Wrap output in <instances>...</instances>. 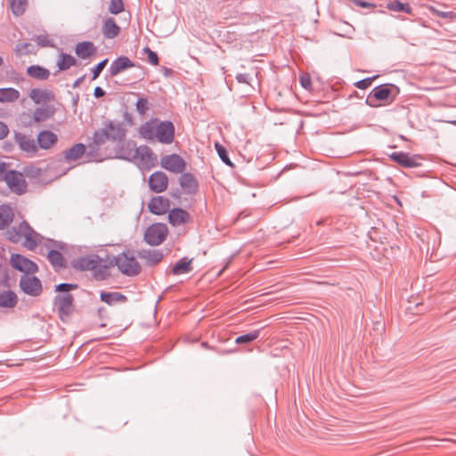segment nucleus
Returning a JSON list of instances; mask_svg holds the SVG:
<instances>
[{
    "mask_svg": "<svg viewBox=\"0 0 456 456\" xmlns=\"http://www.w3.org/2000/svg\"><path fill=\"white\" fill-rule=\"evenodd\" d=\"M6 238L14 243L24 238L23 246L29 250H33L37 247L42 236L28 222L22 221L17 226L7 230Z\"/></svg>",
    "mask_w": 456,
    "mask_h": 456,
    "instance_id": "obj_1",
    "label": "nucleus"
},
{
    "mask_svg": "<svg viewBox=\"0 0 456 456\" xmlns=\"http://www.w3.org/2000/svg\"><path fill=\"white\" fill-rule=\"evenodd\" d=\"M58 142V136L52 131L44 130L37 134V144L43 150H49Z\"/></svg>",
    "mask_w": 456,
    "mask_h": 456,
    "instance_id": "obj_21",
    "label": "nucleus"
},
{
    "mask_svg": "<svg viewBox=\"0 0 456 456\" xmlns=\"http://www.w3.org/2000/svg\"><path fill=\"white\" fill-rule=\"evenodd\" d=\"M170 201L164 196L153 197L148 204L149 211L155 215H164L169 210Z\"/></svg>",
    "mask_w": 456,
    "mask_h": 456,
    "instance_id": "obj_15",
    "label": "nucleus"
},
{
    "mask_svg": "<svg viewBox=\"0 0 456 456\" xmlns=\"http://www.w3.org/2000/svg\"><path fill=\"white\" fill-rule=\"evenodd\" d=\"M120 158L123 159H135L138 160V167L143 170H149L158 164V158L152 150L147 145L135 147L129 152H120Z\"/></svg>",
    "mask_w": 456,
    "mask_h": 456,
    "instance_id": "obj_2",
    "label": "nucleus"
},
{
    "mask_svg": "<svg viewBox=\"0 0 456 456\" xmlns=\"http://www.w3.org/2000/svg\"><path fill=\"white\" fill-rule=\"evenodd\" d=\"M452 123L456 125V120L455 121H452Z\"/></svg>",
    "mask_w": 456,
    "mask_h": 456,
    "instance_id": "obj_61",
    "label": "nucleus"
},
{
    "mask_svg": "<svg viewBox=\"0 0 456 456\" xmlns=\"http://www.w3.org/2000/svg\"><path fill=\"white\" fill-rule=\"evenodd\" d=\"M160 165L166 170L175 174L183 173L186 167L183 159L175 153L162 157L160 159Z\"/></svg>",
    "mask_w": 456,
    "mask_h": 456,
    "instance_id": "obj_7",
    "label": "nucleus"
},
{
    "mask_svg": "<svg viewBox=\"0 0 456 456\" xmlns=\"http://www.w3.org/2000/svg\"><path fill=\"white\" fill-rule=\"evenodd\" d=\"M110 140L121 142L126 137V129L119 121L109 120L104 123Z\"/></svg>",
    "mask_w": 456,
    "mask_h": 456,
    "instance_id": "obj_14",
    "label": "nucleus"
},
{
    "mask_svg": "<svg viewBox=\"0 0 456 456\" xmlns=\"http://www.w3.org/2000/svg\"><path fill=\"white\" fill-rule=\"evenodd\" d=\"M156 139L165 144L173 142L175 137V126L171 121L157 120Z\"/></svg>",
    "mask_w": 456,
    "mask_h": 456,
    "instance_id": "obj_8",
    "label": "nucleus"
},
{
    "mask_svg": "<svg viewBox=\"0 0 456 456\" xmlns=\"http://www.w3.org/2000/svg\"><path fill=\"white\" fill-rule=\"evenodd\" d=\"M5 183L9 189L17 195H22L27 192L28 185L22 173L11 170Z\"/></svg>",
    "mask_w": 456,
    "mask_h": 456,
    "instance_id": "obj_5",
    "label": "nucleus"
},
{
    "mask_svg": "<svg viewBox=\"0 0 456 456\" xmlns=\"http://www.w3.org/2000/svg\"><path fill=\"white\" fill-rule=\"evenodd\" d=\"M11 264L14 269L25 273V274L35 273L38 271L36 263L19 254L12 255Z\"/></svg>",
    "mask_w": 456,
    "mask_h": 456,
    "instance_id": "obj_9",
    "label": "nucleus"
},
{
    "mask_svg": "<svg viewBox=\"0 0 456 456\" xmlns=\"http://www.w3.org/2000/svg\"><path fill=\"white\" fill-rule=\"evenodd\" d=\"M102 260L98 255H89L74 260L73 266L81 271L96 270L102 266Z\"/></svg>",
    "mask_w": 456,
    "mask_h": 456,
    "instance_id": "obj_10",
    "label": "nucleus"
},
{
    "mask_svg": "<svg viewBox=\"0 0 456 456\" xmlns=\"http://www.w3.org/2000/svg\"><path fill=\"white\" fill-rule=\"evenodd\" d=\"M191 219L190 214L180 208H175L168 213V222L173 226H179L188 223Z\"/></svg>",
    "mask_w": 456,
    "mask_h": 456,
    "instance_id": "obj_20",
    "label": "nucleus"
},
{
    "mask_svg": "<svg viewBox=\"0 0 456 456\" xmlns=\"http://www.w3.org/2000/svg\"><path fill=\"white\" fill-rule=\"evenodd\" d=\"M357 5L361 6V7H369V6H373V4H369L367 2H364V1H357L356 2Z\"/></svg>",
    "mask_w": 456,
    "mask_h": 456,
    "instance_id": "obj_57",
    "label": "nucleus"
},
{
    "mask_svg": "<svg viewBox=\"0 0 456 456\" xmlns=\"http://www.w3.org/2000/svg\"><path fill=\"white\" fill-rule=\"evenodd\" d=\"M14 138L22 151L26 152L28 156H35L37 154V146L33 138L21 133H16Z\"/></svg>",
    "mask_w": 456,
    "mask_h": 456,
    "instance_id": "obj_13",
    "label": "nucleus"
},
{
    "mask_svg": "<svg viewBox=\"0 0 456 456\" xmlns=\"http://www.w3.org/2000/svg\"><path fill=\"white\" fill-rule=\"evenodd\" d=\"M107 140H110V137L107 133V128L103 124V126L98 130H96L93 134V142L95 145H102Z\"/></svg>",
    "mask_w": 456,
    "mask_h": 456,
    "instance_id": "obj_39",
    "label": "nucleus"
},
{
    "mask_svg": "<svg viewBox=\"0 0 456 456\" xmlns=\"http://www.w3.org/2000/svg\"><path fill=\"white\" fill-rule=\"evenodd\" d=\"M181 176L179 178V183L186 194H195L199 190V183L195 176L191 173H181Z\"/></svg>",
    "mask_w": 456,
    "mask_h": 456,
    "instance_id": "obj_17",
    "label": "nucleus"
},
{
    "mask_svg": "<svg viewBox=\"0 0 456 456\" xmlns=\"http://www.w3.org/2000/svg\"><path fill=\"white\" fill-rule=\"evenodd\" d=\"M387 8L393 12H403L408 14L412 13V9L408 4H403L399 0H394L387 4Z\"/></svg>",
    "mask_w": 456,
    "mask_h": 456,
    "instance_id": "obj_37",
    "label": "nucleus"
},
{
    "mask_svg": "<svg viewBox=\"0 0 456 456\" xmlns=\"http://www.w3.org/2000/svg\"><path fill=\"white\" fill-rule=\"evenodd\" d=\"M118 269L127 276H135L141 271V266L134 253L130 250L124 251L114 257L113 260Z\"/></svg>",
    "mask_w": 456,
    "mask_h": 456,
    "instance_id": "obj_3",
    "label": "nucleus"
},
{
    "mask_svg": "<svg viewBox=\"0 0 456 456\" xmlns=\"http://www.w3.org/2000/svg\"><path fill=\"white\" fill-rule=\"evenodd\" d=\"M47 247L48 248L54 247V248H63L62 243L57 242V241H53L52 240H49Z\"/></svg>",
    "mask_w": 456,
    "mask_h": 456,
    "instance_id": "obj_56",
    "label": "nucleus"
},
{
    "mask_svg": "<svg viewBox=\"0 0 456 456\" xmlns=\"http://www.w3.org/2000/svg\"><path fill=\"white\" fill-rule=\"evenodd\" d=\"M142 257L144 258L150 265H154L159 263L163 258V254L159 249H151L144 251Z\"/></svg>",
    "mask_w": 456,
    "mask_h": 456,
    "instance_id": "obj_35",
    "label": "nucleus"
},
{
    "mask_svg": "<svg viewBox=\"0 0 456 456\" xmlns=\"http://www.w3.org/2000/svg\"><path fill=\"white\" fill-rule=\"evenodd\" d=\"M102 31L105 38L113 39L119 34L120 28L113 18H107L103 21Z\"/></svg>",
    "mask_w": 456,
    "mask_h": 456,
    "instance_id": "obj_23",
    "label": "nucleus"
},
{
    "mask_svg": "<svg viewBox=\"0 0 456 456\" xmlns=\"http://www.w3.org/2000/svg\"><path fill=\"white\" fill-rule=\"evenodd\" d=\"M14 52L16 55L22 56V55H28L30 53H34L33 46L29 43H21L18 44L15 48Z\"/></svg>",
    "mask_w": 456,
    "mask_h": 456,
    "instance_id": "obj_42",
    "label": "nucleus"
},
{
    "mask_svg": "<svg viewBox=\"0 0 456 456\" xmlns=\"http://www.w3.org/2000/svg\"><path fill=\"white\" fill-rule=\"evenodd\" d=\"M167 186L168 178L164 172L156 171L151 175L149 178V187L152 191L156 193L163 192L167 190Z\"/></svg>",
    "mask_w": 456,
    "mask_h": 456,
    "instance_id": "obj_12",
    "label": "nucleus"
},
{
    "mask_svg": "<svg viewBox=\"0 0 456 456\" xmlns=\"http://www.w3.org/2000/svg\"><path fill=\"white\" fill-rule=\"evenodd\" d=\"M47 258L54 268L59 269L65 266V260L63 256L56 249L49 250Z\"/></svg>",
    "mask_w": 456,
    "mask_h": 456,
    "instance_id": "obj_34",
    "label": "nucleus"
},
{
    "mask_svg": "<svg viewBox=\"0 0 456 456\" xmlns=\"http://www.w3.org/2000/svg\"><path fill=\"white\" fill-rule=\"evenodd\" d=\"M32 39L37 43V46L39 47H56V44L53 38H52L48 34L37 35Z\"/></svg>",
    "mask_w": 456,
    "mask_h": 456,
    "instance_id": "obj_36",
    "label": "nucleus"
},
{
    "mask_svg": "<svg viewBox=\"0 0 456 456\" xmlns=\"http://www.w3.org/2000/svg\"><path fill=\"white\" fill-rule=\"evenodd\" d=\"M31 171H32V174L35 175H38L40 173V169L39 168H32Z\"/></svg>",
    "mask_w": 456,
    "mask_h": 456,
    "instance_id": "obj_59",
    "label": "nucleus"
},
{
    "mask_svg": "<svg viewBox=\"0 0 456 456\" xmlns=\"http://www.w3.org/2000/svg\"><path fill=\"white\" fill-rule=\"evenodd\" d=\"M83 79H84V77H81L77 78V79L76 80V82L74 83V86H74V87L77 86H78V85L83 81Z\"/></svg>",
    "mask_w": 456,
    "mask_h": 456,
    "instance_id": "obj_58",
    "label": "nucleus"
},
{
    "mask_svg": "<svg viewBox=\"0 0 456 456\" xmlns=\"http://www.w3.org/2000/svg\"><path fill=\"white\" fill-rule=\"evenodd\" d=\"M376 78V77L363 78L360 81H357L354 85L359 89H366L370 86L372 81Z\"/></svg>",
    "mask_w": 456,
    "mask_h": 456,
    "instance_id": "obj_50",
    "label": "nucleus"
},
{
    "mask_svg": "<svg viewBox=\"0 0 456 456\" xmlns=\"http://www.w3.org/2000/svg\"><path fill=\"white\" fill-rule=\"evenodd\" d=\"M8 126L4 122L0 121V140L5 138L8 135Z\"/></svg>",
    "mask_w": 456,
    "mask_h": 456,
    "instance_id": "obj_54",
    "label": "nucleus"
},
{
    "mask_svg": "<svg viewBox=\"0 0 456 456\" xmlns=\"http://www.w3.org/2000/svg\"><path fill=\"white\" fill-rule=\"evenodd\" d=\"M94 95L95 98H101L105 95V91L102 87L96 86L94 90Z\"/></svg>",
    "mask_w": 456,
    "mask_h": 456,
    "instance_id": "obj_55",
    "label": "nucleus"
},
{
    "mask_svg": "<svg viewBox=\"0 0 456 456\" xmlns=\"http://www.w3.org/2000/svg\"><path fill=\"white\" fill-rule=\"evenodd\" d=\"M157 120V118H151L141 125L138 133L142 139L151 141L156 138Z\"/></svg>",
    "mask_w": 456,
    "mask_h": 456,
    "instance_id": "obj_22",
    "label": "nucleus"
},
{
    "mask_svg": "<svg viewBox=\"0 0 456 456\" xmlns=\"http://www.w3.org/2000/svg\"><path fill=\"white\" fill-rule=\"evenodd\" d=\"M76 64V59L68 53H61L57 61L58 70H66Z\"/></svg>",
    "mask_w": 456,
    "mask_h": 456,
    "instance_id": "obj_33",
    "label": "nucleus"
},
{
    "mask_svg": "<svg viewBox=\"0 0 456 456\" xmlns=\"http://www.w3.org/2000/svg\"><path fill=\"white\" fill-rule=\"evenodd\" d=\"M18 298L12 290L0 292V307L12 308L17 305Z\"/></svg>",
    "mask_w": 456,
    "mask_h": 456,
    "instance_id": "obj_31",
    "label": "nucleus"
},
{
    "mask_svg": "<svg viewBox=\"0 0 456 456\" xmlns=\"http://www.w3.org/2000/svg\"><path fill=\"white\" fill-rule=\"evenodd\" d=\"M145 53L147 54L148 61L152 65H158L159 64V57L158 54L151 50L149 47H145L143 49Z\"/></svg>",
    "mask_w": 456,
    "mask_h": 456,
    "instance_id": "obj_47",
    "label": "nucleus"
},
{
    "mask_svg": "<svg viewBox=\"0 0 456 456\" xmlns=\"http://www.w3.org/2000/svg\"><path fill=\"white\" fill-rule=\"evenodd\" d=\"M53 115L48 108H37L33 112V120L36 123L46 121Z\"/></svg>",
    "mask_w": 456,
    "mask_h": 456,
    "instance_id": "obj_38",
    "label": "nucleus"
},
{
    "mask_svg": "<svg viewBox=\"0 0 456 456\" xmlns=\"http://www.w3.org/2000/svg\"><path fill=\"white\" fill-rule=\"evenodd\" d=\"M167 233L168 229L165 224L155 223L146 229L144 240L151 246H159L166 240Z\"/></svg>",
    "mask_w": 456,
    "mask_h": 456,
    "instance_id": "obj_4",
    "label": "nucleus"
},
{
    "mask_svg": "<svg viewBox=\"0 0 456 456\" xmlns=\"http://www.w3.org/2000/svg\"><path fill=\"white\" fill-rule=\"evenodd\" d=\"M27 74L38 80H46L50 77V71L39 65H31L28 67Z\"/></svg>",
    "mask_w": 456,
    "mask_h": 456,
    "instance_id": "obj_30",
    "label": "nucleus"
},
{
    "mask_svg": "<svg viewBox=\"0 0 456 456\" xmlns=\"http://www.w3.org/2000/svg\"><path fill=\"white\" fill-rule=\"evenodd\" d=\"M238 83L251 86L252 77L248 73H239L236 75Z\"/></svg>",
    "mask_w": 456,
    "mask_h": 456,
    "instance_id": "obj_49",
    "label": "nucleus"
},
{
    "mask_svg": "<svg viewBox=\"0 0 456 456\" xmlns=\"http://www.w3.org/2000/svg\"><path fill=\"white\" fill-rule=\"evenodd\" d=\"M100 299L102 302L111 305L114 303L125 302L126 300V297L125 295L121 294V293H118V292H105V291H102L100 294Z\"/></svg>",
    "mask_w": 456,
    "mask_h": 456,
    "instance_id": "obj_32",
    "label": "nucleus"
},
{
    "mask_svg": "<svg viewBox=\"0 0 456 456\" xmlns=\"http://www.w3.org/2000/svg\"><path fill=\"white\" fill-rule=\"evenodd\" d=\"M96 48L90 41L80 42L76 45V54L81 59H86L94 53Z\"/></svg>",
    "mask_w": 456,
    "mask_h": 456,
    "instance_id": "obj_25",
    "label": "nucleus"
},
{
    "mask_svg": "<svg viewBox=\"0 0 456 456\" xmlns=\"http://www.w3.org/2000/svg\"><path fill=\"white\" fill-rule=\"evenodd\" d=\"M28 0H10V6L14 15H21L27 7Z\"/></svg>",
    "mask_w": 456,
    "mask_h": 456,
    "instance_id": "obj_40",
    "label": "nucleus"
},
{
    "mask_svg": "<svg viewBox=\"0 0 456 456\" xmlns=\"http://www.w3.org/2000/svg\"><path fill=\"white\" fill-rule=\"evenodd\" d=\"M391 94V90L389 89L387 85H381L376 86L370 92L369 97L366 100V103L370 107H376L377 104L372 102V98L377 101H385L387 100Z\"/></svg>",
    "mask_w": 456,
    "mask_h": 456,
    "instance_id": "obj_19",
    "label": "nucleus"
},
{
    "mask_svg": "<svg viewBox=\"0 0 456 456\" xmlns=\"http://www.w3.org/2000/svg\"><path fill=\"white\" fill-rule=\"evenodd\" d=\"M77 285L73 283H61L56 286L55 290L60 292L69 293V290L77 289Z\"/></svg>",
    "mask_w": 456,
    "mask_h": 456,
    "instance_id": "obj_48",
    "label": "nucleus"
},
{
    "mask_svg": "<svg viewBox=\"0 0 456 456\" xmlns=\"http://www.w3.org/2000/svg\"><path fill=\"white\" fill-rule=\"evenodd\" d=\"M13 209L9 205H0V230L6 228L13 220Z\"/></svg>",
    "mask_w": 456,
    "mask_h": 456,
    "instance_id": "obj_27",
    "label": "nucleus"
},
{
    "mask_svg": "<svg viewBox=\"0 0 456 456\" xmlns=\"http://www.w3.org/2000/svg\"><path fill=\"white\" fill-rule=\"evenodd\" d=\"M124 10L123 0H110L109 12L112 14H118Z\"/></svg>",
    "mask_w": 456,
    "mask_h": 456,
    "instance_id": "obj_44",
    "label": "nucleus"
},
{
    "mask_svg": "<svg viewBox=\"0 0 456 456\" xmlns=\"http://www.w3.org/2000/svg\"><path fill=\"white\" fill-rule=\"evenodd\" d=\"M108 63V59H104L102 61H100L93 69H92V79H96L102 69L105 68L106 64Z\"/></svg>",
    "mask_w": 456,
    "mask_h": 456,
    "instance_id": "obj_46",
    "label": "nucleus"
},
{
    "mask_svg": "<svg viewBox=\"0 0 456 456\" xmlns=\"http://www.w3.org/2000/svg\"><path fill=\"white\" fill-rule=\"evenodd\" d=\"M260 335L259 330H252L248 333L240 335L236 338L235 342L237 344H248L256 339Z\"/></svg>",
    "mask_w": 456,
    "mask_h": 456,
    "instance_id": "obj_41",
    "label": "nucleus"
},
{
    "mask_svg": "<svg viewBox=\"0 0 456 456\" xmlns=\"http://www.w3.org/2000/svg\"><path fill=\"white\" fill-rule=\"evenodd\" d=\"M191 262L192 259H187L186 257L180 259L174 265L172 273L174 275L189 273L192 271Z\"/></svg>",
    "mask_w": 456,
    "mask_h": 456,
    "instance_id": "obj_29",
    "label": "nucleus"
},
{
    "mask_svg": "<svg viewBox=\"0 0 456 456\" xmlns=\"http://www.w3.org/2000/svg\"><path fill=\"white\" fill-rule=\"evenodd\" d=\"M134 67V63L126 56H119L112 61L108 71L110 77L118 75L125 69Z\"/></svg>",
    "mask_w": 456,
    "mask_h": 456,
    "instance_id": "obj_16",
    "label": "nucleus"
},
{
    "mask_svg": "<svg viewBox=\"0 0 456 456\" xmlns=\"http://www.w3.org/2000/svg\"><path fill=\"white\" fill-rule=\"evenodd\" d=\"M429 10L436 14L438 17H441V18H453L454 16V13L452 12H442V11H438L436 8L431 6L429 7Z\"/></svg>",
    "mask_w": 456,
    "mask_h": 456,
    "instance_id": "obj_52",
    "label": "nucleus"
},
{
    "mask_svg": "<svg viewBox=\"0 0 456 456\" xmlns=\"http://www.w3.org/2000/svg\"><path fill=\"white\" fill-rule=\"evenodd\" d=\"M30 99L37 104L53 99V94L48 90L33 88L29 92Z\"/></svg>",
    "mask_w": 456,
    "mask_h": 456,
    "instance_id": "obj_26",
    "label": "nucleus"
},
{
    "mask_svg": "<svg viewBox=\"0 0 456 456\" xmlns=\"http://www.w3.org/2000/svg\"><path fill=\"white\" fill-rule=\"evenodd\" d=\"M3 64V59L2 57L0 56V66Z\"/></svg>",
    "mask_w": 456,
    "mask_h": 456,
    "instance_id": "obj_60",
    "label": "nucleus"
},
{
    "mask_svg": "<svg viewBox=\"0 0 456 456\" xmlns=\"http://www.w3.org/2000/svg\"><path fill=\"white\" fill-rule=\"evenodd\" d=\"M74 297L69 293L57 295L54 298V305L61 319L67 317L71 313Z\"/></svg>",
    "mask_w": 456,
    "mask_h": 456,
    "instance_id": "obj_11",
    "label": "nucleus"
},
{
    "mask_svg": "<svg viewBox=\"0 0 456 456\" xmlns=\"http://www.w3.org/2000/svg\"><path fill=\"white\" fill-rule=\"evenodd\" d=\"M300 84L302 87H304L306 90H310L312 87V79L309 75H302L300 77Z\"/></svg>",
    "mask_w": 456,
    "mask_h": 456,
    "instance_id": "obj_53",
    "label": "nucleus"
},
{
    "mask_svg": "<svg viewBox=\"0 0 456 456\" xmlns=\"http://www.w3.org/2000/svg\"><path fill=\"white\" fill-rule=\"evenodd\" d=\"M86 152V146L83 143H76L64 151V159L67 161H76Z\"/></svg>",
    "mask_w": 456,
    "mask_h": 456,
    "instance_id": "obj_24",
    "label": "nucleus"
},
{
    "mask_svg": "<svg viewBox=\"0 0 456 456\" xmlns=\"http://www.w3.org/2000/svg\"><path fill=\"white\" fill-rule=\"evenodd\" d=\"M20 287L25 294L32 297L39 296L43 289L41 281L37 277L28 274L20 277Z\"/></svg>",
    "mask_w": 456,
    "mask_h": 456,
    "instance_id": "obj_6",
    "label": "nucleus"
},
{
    "mask_svg": "<svg viewBox=\"0 0 456 456\" xmlns=\"http://www.w3.org/2000/svg\"><path fill=\"white\" fill-rule=\"evenodd\" d=\"M9 165L4 162H0V181H4L5 178L8 177L9 173L12 169H8Z\"/></svg>",
    "mask_w": 456,
    "mask_h": 456,
    "instance_id": "obj_51",
    "label": "nucleus"
},
{
    "mask_svg": "<svg viewBox=\"0 0 456 456\" xmlns=\"http://www.w3.org/2000/svg\"><path fill=\"white\" fill-rule=\"evenodd\" d=\"M215 148H216V152L218 153V156L220 157L221 160L227 166L232 167L233 164L229 159L228 152H227L226 149L218 142L215 143Z\"/></svg>",
    "mask_w": 456,
    "mask_h": 456,
    "instance_id": "obj_43",
    "label": "nucleus"
},
{
    "mask_svg": "<svg viewBox=\"0 0 456 456\" xmlns=\"http://www.w3.org/2000/svg\"><path fill=\"white\" fill-rule=\"evenodd\" d=\"M390 158L404 167H415L419 165L418 156H411L403 151L394 152L390 155Z\"/></svg>",
    "mask_w": 456,
    "mask_h": 456,
    "instance_id": "obj_18",
    "label": "nucleus"
},
{
    "mask_svg": "<svg viewBox=\"0 0 456 456\" xmlns=\"http://www.w3.org/2000/svg\"><path fill=\"white\" fill-rule=\"evenodd\" d=\"M135 108L140 115H144L149 109L148 100L146 98H139L136 102Z\"/></svg>",
    "mask_w": 456,
    "mask_h": 456,
    "instance_id": "obj_45",
    "label": "nucleus"
},
{
    "mask_svg": "<svg viewBox=\"0 0 456 456\" xmlns=\"http://www.w3.org/2000/svg\"><path fill=\"white\" fill-rule=\"evenodd\" d=\"M20 92L12 87L0 88V102L11 103L16 102L20 98Z\"/></svg>",
    "mask_w": 456,
    "mask_h": 456,
    "instance_id": "obj_28",
    "label": "nucleus"
}]
</instances>
